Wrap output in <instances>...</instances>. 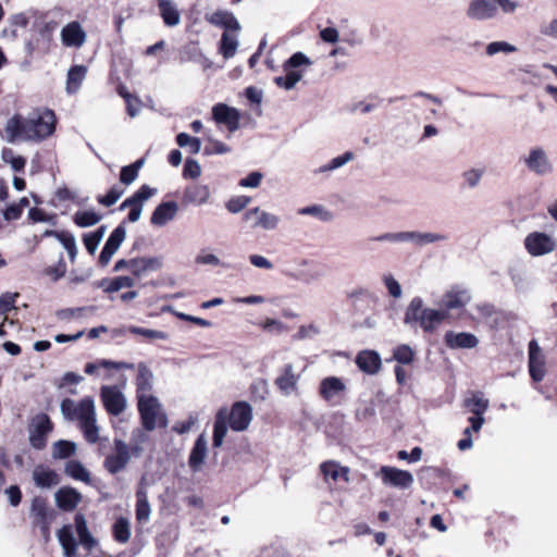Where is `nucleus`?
Listing matches in <instances>:
<instances>
[{"label":"nucleus","mask_w":557,"mask_h":557,"mask_svg":"<svg viewBox=\"0 0 557 557\" xmlns=\"http://www.w3.org/2000/svg\"><path fill=\"white\" fill-rule=\"evenodd\" d=\"M53 423L47 413L36 414L28 425V441L34 449L42 450L47 446L48 435Z\"/></svg>","instance_id":"3"},{"label":"nucleus","mask_w":557,"mask_h":557,"mask_svg":"<svg viewBox=\"0 0 557 557\" xmlns=\"http://www.w3.org/2000/svg\"><path fill=\"white\" fill-rule=\"evenodd\" d=\"M132 459L128 444L122 438L113 440V451L106 456L103 468L108 473L114 475L123 471Z\"/></svg>","instance_id":"4"},{"label":"nucleus","mask_w":557,"mask_h":557,"mask_svg":"<svg viewBox=\"0 0 557 557\" xmlns=\"http://www.w3.org/2000/svg\"><path fill=\"white\" fill-rule=\"evenodd\" d=\"M208 453V442L205 434H200L190 450L188 465L195 472L201 470Z\"/></svg>","instance_id":"26"},{"label":"nucleus","mask_w":557,"mask_h":557,"mask_svg":"<svg viewBox=\"0 0 557 557\" xmlns=\"http://www.w3.org/2000/svg\"><path fill=\"white\" fill-rule=\"evenodd\" d=\"M300 376V373L295 372L293 363H286L280 370V374L274 380V384L282 395L289 396L297 392Z\"/></svg>","instance_id":"14"},{"label":"nucleus","mask_w":557,"mask_h":557,"mask_svg":"<svg viewBox=\"0 0 557 557\" xmlns=\"http://www.w3.org/2000/svg\"><path fill=\"white\" fill-rule=\"evenodd\" d=\"M466 15L472 21H487L494 18L497 15L495 0H471Z\"/></svg>","instance_id":"18"},{"label":"nucleus","mask_w":557,"mask_h":557,"mask_svg":"<svg viewBox=\"0 0 557 557\" xmlns=\"http://www.w3.org/2000/svg\"><path fill=\"white\" fill-rule=\"evenodd\" d=\"M157 188H152L149 185H141L137 191H135L131 197L126 198L121 205L120 210H125L129 208V212L127 215V220L131 223L137 222L143 212L144 203L157 194Z\"/></svg>","instance_id":"5"},{"label":"nucleus","mask_w":557,"mask_h":557,"mask_svg":"<svg viewBox=\"0 0 557 557\" xmlns=\"http://www.w3.org/2000/svg\"><path fill=\"white\" fill-rule=\"evenodd\" d=\"M137 408L145 431L151 432L157 426H168V416L156 396H141L137 399Z\"/></svg>","instance_id":"2"},{"label":"nucleus","mask_w":557,"mask_h":557,"mask_svg":"<svg viewBox=\"0 0 557 557\" xmlns=\"http://www.w3.org/2000/svg\"><path fill=\"white\" fill-rule=\"evenodd\" d=\"M75 530L79 540V544L90 553L98 546V541L92 536L87 527V521L84 515L76 513L74 518Z\"/></svg>","instance_id":"27"},{"label":"nucleus","mask_w":557,"mask_h":557,"mask_svg":"<svg viewBox=\"0 0 557 557\" xmlns=\"http://www.w3.org/2000/svg\"><path fill=\"white\" fill-rule=\"evenodd\" d=\"M87 67L85 65H74L67 72L66 91L67 94H75L79 89L83 81L86 77Z\"/></svg>","instance_id":"38"},{"label":"nucleus","mask_w":557,"mask_h":557,"mask_svg":"<svg viewBox=\"0 0 557 557\" xmlns=\"http://www.w3.org/2000/svg\"><path fill=\"white\" fill-rule=\"evenodd\" d=\"M30 515L34 518V523L39 527L41 534L48 537L50 524L57 516L55 510L48 506L46 498L36 496L32 500Z\"/></svg>","instance_id":"6"},{"label":"nucleus","mask_w":557,"mask_h":557,"mask_svg":"<svg viewBox=\"0 0 557 557\" xmlns=\"http://www.w3.org/2000/svg\"><path fill=\"white\" fill-rule=\"evenodd\" d=\"M59 242L67 251L70 260L74 262L78 251L75 236L70 232H65L64 234H61V238L59 239Z\"/></svg>","instance_id":"53"},{"label":"nucleus","mask_w":557,"mask_h":557,"mask_svg":"<svg viewBox=\"0 0 557 557\" xmlns=\"http://www.w3.org/2000/svg\"><path fill=\"white\" fill-rule=\"evenodd\" d=\"M77 445L75 442L67 440H59L52 445V458L53 459H66L75 455Z\"/></svg>","instance_id":"40"},{"label":"nucleus","mask_w":557,"mask_h":557,"mask_svg":"<svg viewBox=\"0 0 557 557\" xmlns=\"http://www.w3.org/2000/svg\"><path fill=\"white\" fill-rule=\"evenodd\" d=\"M251 395L256 400H264L269 395L268 382L264 379H258L250 386Z\"/></svg>","instance_id":"58"},{"label":"nucleus","mask_w":557,"mask_h":557,"mask_svg":"<svg viewBox=\"0 0 557 557\" xmlns=\"http://www.w3.org/2000/svg\"><path fill=\"white\" fill-rule=\"evenodd\" d=\"M55 114L50 109L37 108L27 116L15 114L10 117L4 126L7 140L15 143L17 139L24 141H41L55 131Z\"/></svg>","instance_id":"1"},{"label":"nucleus","mask_w":557,"mask_h":557,"mask_svg":"<svg viewBox=\"0 0 557 557\" xmlns=\"http://www.w3.org/2000/svg\"><path fill=\"white\" fill-rule=\"evenodd\" d=\"M524 247L531 256L540 257L554 251L556 242L546 233L533 232L525 237Z\"/></svg>","instance_id":"11"},{"label":"nucleus","mask_w":557,"mask_h":557,"mask_svg":"<svg viewBox=\"0 0 557 557\" xmlns=\"http://www.w3.org/2000/svg\"><path fill=\"white\" fill-rule=\"evenodd\" d=\"M250 200L251 199L248 196L233 197L226 202L225 207L228 212L238 213L248 206Z\"/></svg>","instance_id":"61"},{"label":"nucleus","mask_w":557,"mask_h":557,"mask_svg":"<svg viewBox=\"0 0 557 557\" xmlns=\"http://www.w3.org/2000/svg\"><path fill=\"white\" fill-rule=\"evenodd\" d=\"M445 344L450 349H471L479 345L478 337L468 332L456 333L447 331L444 336Z\"/></svg>","instance_id":"19"},{"label":"nucleus","mask_w":557,"mask_h":557,"mask_svg":"<svg viewBox=\"0 0 557 557\" xmlns=\"http://www.w3.org/2000/svg\"><path fill=\"white\" fill-rule=\"evenodd\" d=\"M311 60L304 52H295L289 59H287L284 64V71H296L295 69L301 65H311Z\"/></svg>","instance_id":"56"},{"label":"nucleus","mask_w":557,"mask_h":557,"mask_svg":"<svg viewBox=\"0 0 557 557\" xmlns=\"http://www.w3.org/2000/svg\"><path fill=\"white\" fill-rule=\"evenodd\" d=\"M125 237L126 230L122 224L112 231L99 256V264L101 267H107L109 264L113 255L117 251Z\"/></svg>","instance_id":"17"},{"label":"nucleus","mask_w":557,"mask_h":557,"mask_svg":"<svg viewBox=\"0 0 557 557\" xmlns=\"http://www.w3.org/2000/svg\"><path fill=\"white\" fill-rule=\"evenodd\" d=\"M64 473L86 484L90 483V473L79 460H70L65 463Z\"/></svg>","instance_id":"39"},{"label":"nucleus","mask_w":557,"mask_h":557,"mask_svg":"<svg viewBox=\"0 0 557 557\" xmlns=\"http://www.w3.org/2000/svg\"><path fill=\"white\" fill-rule=\"evenodd\" d=\"M298 214L312 215V216L318 218L322 222H330L333 220V213L331 211L326 210L321 205L304 207L298 210Z\"/></svg>","instance_id":"47"},{"label":"nucleus","mask_w":557,"mask_h":557,"mask_svg":"<svg viewBox=\"0 0 557 557\" xmlns=\"http://www.w3.org/2000/svg\"><path fill=\"white\" fill-rule=\"evenodd\" d=\"M61 40L65 47L79 48L86 41V32L78 22L73 21L62 28Z\"/></svg>","instance_id":"20"},{"label":"nucleus","mask_w":557,"mask_h":557,"mask_svg":"<svg viewBox=\"0 0 557 557\" xmlns=\"http://www.w3.org/2000/svg\"><path fill=\"white\" fill-rule=\"evenodd\" d=\"M57 506L64 511L74 510L82 499V495L73 487H62L55 495Z\"/></svg>","instance_id":"29"},{"label":"nucleus","mask_w":557,"mask_h":557,"mask_svg":"<svg viewBox=\"0 0 557 557\" xmlns=\"http://www.w3.org/2000/svg\"><path fill=\"white\" fill-rule=\"evenodd\" d=\"M446 311L428 308L419 326L425 333H432L435 331L437 325L446 319Z\"/></svg>","instance_id":"37"},{"label":"nucleus","mask_w":557,"mask_h":557,"mask_svg":"<svg viewBox=\"0 0 557 557\" xmlns=\"http://www.w3.org/2000/svg\"><path fill=\"white\" fill-rule=\"evenodd\" d=\"M135 285L134 278L129 276H116L110 280L108 286L104 288L106 293H115L122 288H129Z\"/></svg>","instance_id":"54"},{"label":"nucleus","mask_w":557,"mask_h":557,"mask_svg":"<svg viewBox=\"0 0 557 557\" xmlns=\"http://www.w3.org/2000/svg\"><path fill=\"white\" fill-rule=\"evenodd\" d=\"M471 300L468 290H449L443 297V304L447 310L463 308Z\"/></svg>","instance_id":"36"},{"label":"nucleus","mask_w":557,"mask_h":557,"mask_svg":"<svg viewBox=\"0 0 557 557\" xmlns=\"http://www.w3.org/2000/svg\"><path fill=\"white\" fill-rule=\"evenodd\" d=\"M148 441V435L143 429H135L132 432L129 451L132 457L138 458L144 453V444Z\"/></svg>","instance_id":"43"},{"label":"nucleus","mask_w":557,"mask_h":557,"mask_svg":"<svg viewBox=\"0 0 557 557\" xmlns=\"http://www.w3.org/2000/svg\"><path fill=\"white\" fill-rule=\"evenodd\" d=\"M206 21L213 26L224 28L225 32H239L242 29L236 16L227 10H216L212 14H207Z\"/></svg>","instance_id":"21"},{"label":"nucleus","mask_w":557,"mask_h":557,"mask_svg":"<svg viewBox=\"0 0 557 557\" xmlns=\"http://www.w3.org/2000/svg\"><path fill=\"white\" fill-rule=\"evenodd\" d=\"M128 332L134 334V335H140V336H144L148 339H161V341H164V339H168V334L165 332H162V331H157V330H150V329H145V327H140V326H129L128 327Z\"/></svg>","instance_id":"55"},{"label":"nucleus","mask_w":557,"mask_h":557,"mask_svg":"<svg viewBox=\"0 0 557 557\" xmlns=\"http://www.w3.org/2000/svg\"><path fill=\"white\" fill-rule=\"evenodd\" d=\"M346 384L341 377L326 376L320 382L319 394L331 406L342 404L346 394Z\"/></svg>","instance_id":"9"},{"label":"nucleus","mask_w":557,"mask_h":557,"mask_svg":"<svg viewBox=\"0 0 557 557\" xmlns=\"http://www.w3.org/2000/svg\"><path fill=\"white\" fill-rule=\"evenodd\" d=\"M465 407H467L473 414H484L488 409V399L479 395H473L465 399Z\"/></svg>","instance_id":"51"},{"label":"nucleus","mask_w":557,"mask_h":557,"mask_svg":"<svg viewBox=\"0 0 557 557\" xmlns=\"http://www.w3.org/2000/svg\"><path fill=\"white\" fill-rule=\"evenodd\" d=\"M227 433V411L226 409H220L215 414L213 424V438L212 446L218 448L222 446L224 437Z\"/></svg>","instance_id":"35"},{"label":"nucleus","mask_w":557,"mask_h":557,"mask_svg":"<svg viewBox=\"0 0 557 557\" xmlns=\"http://www.w3.org/2000/svg\"><path fill=\"white\" fill-rule=\"evenodd\" d=\"M84 411L86 414L81 421H78V425L84 434L85 440L89 444H95L99 440V428L97 425L96 408L92 409L85 406Z\"/></svg>","instance_id":"22"},{"label":"nucleus","mask_w":557,"mask_h":557,"mask_svg":"<svg viewBox=\"0 0 557 557\" xmlns=\"http://www.w3.org/2000/svg\"><path fill=\"white\" fill-rule=\"evenodd\" d=\"M113 539L121 544L128 542L131 537L129 522L126 518L120 517L112 527Z\"/></svg>","instance_id":"44"},{"label":"nucleus","mask_w":557,"mask_h":557,"mask_svg":"<svg viewBox=\"0 0 557 557\" xmlns=\"http://www.w3.org/2000/svg\"><path fill=\"white\" fill-rule=\"evenodd\" d=\"M252 420V408L247 401H236L231 411L227 412V422L230 428L236 432H243L248 429Z\"/></svg>","instance_id":"12"},{"label":"nucleus","mask_w":557,"mask_h":557,"mask_svg":"<svg viewBox=\"0 0 557 557\" xmlns=\"http://www.w3.org/2000/svg\"><path fill=\"white\" fill-rule=\"evenodd\" d=\"M100 398L104 409L111 416L117 417L126 409V397L116 385L101 386Z\"/></svg>","instance_id":"8"},{"label":"nucleus","mask_w":557,"mask_h":557,"mask_svg":"<svg viewBox=\"0 0 557 557\" xmlns=\"http://www.w3.org/2000/svg\"><path fill=\"white\" fill-rule=\"evenodd\" d=\"M320 470L325 481H337L338 478H343L345 482H348L349 480V469L347 467H341L339 463L334 460H327L322 462L320 466Z\"/></svg>","instance_id":"34"},{"label":"nucleus","mask_w":557,"mask_h":557,"mask_svg":"<svg viewBox=\"0 0 557 557\" xmlns=\"http://www.w3.org/2000/svg\"><path fill=\"white\" fill-rule=\"evenodd\" d=\"M393 359L399 364H410L414 359V350L407 344H400L393 349Z\"/></svg>","instance_id":"48"},{"label":"nucleus","mask_w":557,"mask_h":557,"mask_svg":"<svg viewBox=\"0 0 557 557\" xmlns=\"http://www.w3.org/2000/svg\"><path fill=\"white\" fill-rule=\"evenodd\" d=\"M529 372L533 381L540 382L544 379V362L541 358L529 360Z\"/></svg>","instance_id":"62"},{"label":"nucleus","mask_w":557,"mask_h":557,"mask_svg":"<svg viewBox=\"0 0 557 557\" xmlns=\"http://www.w3.org/2000/svg\"><path fill=\"white\" fill-rule=\"evenodd\" d=\"M243 219L250 223L251 228H262L264 231L276 230L281 222L278 215L262 210L259 207L247 210Z\"/></svg>","instance_id":"10"},{"label":"nucleus","mask_w":557,"mask_h":557,"mask_svg":"<svg viewBox=\"0 0 557 557\" xmlns=\"http://www.w3.org/2000/svg\"><path fill=\"white\" fill-rule=\"evenodd\" d=\"M176 143L180 147H187L193 154L198 153L201 149V140L198 137L189 136L187 133L177 134Z\"/></svg>","instance_id":"52"},{"label":"nucleus","mask_w":557,"mask_h":557,"mask_svg":"<svg viewBox=\"0 0 557 557\" xmlns=\"http://www.w3.org/2000/svg\"><path fill=\"white\" fill-rule=\"evenodd\" d=\"M158 8L166 26L173 27L180 24L181 14L173 0H158Z\"/></svg>","instance_id":"33"},{"label":"nucleus","mask_w":557,"mask_h":557,"mask_svg":"<svg viewBox=\"0 0 557 557\" xmlns=\"http://www.w3.org/2000/svg\"><path fill=\"white\" fill-rule=\"evenodd\" d=\"M153 374L151 370L145 364H138V373L136 376V398L139 399L141 396H152L149 394L152 389Z\"/></svg>","instance_id":"31"},{"label":"nucleus","mask_w":557,"mask_h":557,"mask_svg":"<svg viewBox=\"0 0 557 557\" xmlns=\"http://www.w3.org/2000/svg\"><path fill=\"white\" fill-rule=\"evenodd\" d=\"M382 481L385 485L397 488H409L413 483V475L406 470L383 466L380 469Z\"/></svg>","instance_id":"15"},{"label":"nucleus","mask_w":557,"mask_h":557,"mask_svg":"<svg viewBox=\"0 0 557 557\" xmlns=\"http://www.w3.org/2000/svg\"><path fill=\"white\" fill-rule=\"evenodd\" d=\"M422 233L417 231H404L396 233H383L371 239L380 243H411L418 247H421Z\"/></svg>","instance_id":"25"},{"label":"nucleus","mask_w":557,"mask_h":557,"mask_svg":"<svg viewBox=\"0 0 557 557\" xmlns=\"http://www.w3.org/2000/svg\"><path fill=\"white\" fill-rule=\"evenodd\" d=\"M85 406L95 408V400L87 396L81 399L78 403L71 398H65L61 401L60 410L62 416L67 421H81L85 413Z\"/></svg>","instance_id":"16"},{"label":"nucleus","mask_w":557,"mask_h":557,"mask_svg":"<svg viewBox=\"0 0 557 557\" xmlns=\"http://www.w3.org/2000/svg\"><path fill=\"white\" fill-rule=\"evenodd\" d=\"M178 212V205L175 201H163L153 210L150 222L154 226H164L172 221Z\"/></svg>","instance_id":"24"},{"label":"nucleus","mask_w":557,"mask_h":557,"mask_svg":"<svg viewBox=\"0 0 557 557\" xmlns=\"http://www.w3.org/2000/svg\"><path fill=\"white\" fill-rule=\"evenodd\" d=\"M58 541L63 549L65 557H76L77 541L74 536L73 527L71 524L63 525L57 532Z\"/></svg>","instance_id":"30"},{"label":"nucleus","mask_w":557,"mask_h":557,"mask_svg":"<svg viewBox=\"0 0 557 557\" xmlns=\"http://www.w3.org/2000/svg\"><path fill=\"white\" fill-rule=\"evenodd\" d=\"M212 117L218 124L225 125L230 133H234L240 127L239 111L225 103H216L212 107Z\"/></svg>","instance_id":"13"},{"label":"nucleus","mask_w":557,"mask_h":557,"mask_svg":"<svg viewBox=\"0 0 557 557\" xmlns=\"http://www.w3.org/2000/svg\"><path fill=\"white\" fill-rule=\"evenodd\" d=\"M102 219L101 214L89 210V211H77L73 215V222L78 227L85 228L96 225Z\"/></svg>","instance_id":"45"},{"label":"nucleus","mask_w":557,"mask_h":557,"mask_svg":"<svg viewBox=\"0 0 557 557\" xmlns=\"http://www.w3.org/2000/svg\"><path fill=\"white\" fill-rule=\"evenodd\" d=\"M201 174V168L197 160L195 159H186L184 169H183V176L186 178H198Z\"/></svg>","instance_id":"63"},{"label":"nucleus","mask_w":557,"mask_h":557,"mask_svg":"<svg viewBox=\"0 0 557 557\" xmlns=\"http://www.w3.org/2000/svg\"><path fill=\"white\" fill-rule=\"evenodd\" d=\"M516 51L517 47L506 41H493L486 46V54L491 57L499 52L511 53Z\"/></svg>","instance_id":"59"},{"label":"nucleus","mask_w":557,"mask_h":557,"mask_svg":"<svg viewBox=\"0 0 557 557\" xmlns=\"http://www.w3.org/2000/svg\"><path fill=\"white\" fill-rule=\"evenodd\" d=\"M33 476L38 487L48 488L60 482L59 475L51 469L35 470Z\"/></svg>","instance_id":"42"},{"label":"nucleus","mask_w":557,"mask_h":557,"mask_svg":"<svg viewBox=\"0 0 557 557\" xmlns=\"http://www.w3.org/2000/svg\"><path fill=\"white\" fill-rule=\"evenodd\" d=\"M238 47V40L235 35H231L228 32L222 34L220 40V52L225 59H231L235 55Z\"/></svg>","instance_id":"46"},{"label":"nucleus","mask_w":557,"mask_h":557,"mask_svg":"<svg viewBox=\"0 0 557 557\" xmlns=\"http://www.w3.org/2000/svg\"><path fill=\"white\" fill-rule=\"evenodd\" d=\"M522 161L530 172L539 176L549 175L554 171L547 152L540 146L531 148L528 154L522 158Z\"/></svg>","instance_id":"7"},{"label":"nucleus","mask_w":557,"mask_h":557,"mask_svg":"<svg viewBox=\"0 0 557 557\" xmlns=\"http://www.w3.org/2000/svg\"><path fill=\"white\" fill-rule=\"evenodd\" d=\"M320 334V329L318 325L311 323L308 325L299 326L296 334L293 335L294 341H305L315 337Z\"/></svg>","instance_id":"60"},{"label":"nucleus","mask_w":557,"mask_h":557,"mask_svg":"<svg viewBox=\"0 0 557 557\" xmlns=\"http://www.w3.org/2000/svg\"><path fill=\"white\" fill-rule=\"evenodd\" d=\"M484 171L481 169H470L462 173L463 181L469 188H474L479 185Z\"/></svg>","instance_id":"64"},{"label":"nucleus","mask_w":557,"mask_h":557,"mask_svg":"<svg viewBox=\"0 0 557 557\" xmlns=\"http://www.w3.org/2000/svg\"><path fill=\"white\" fill-rule=\"evenodd\" d=\"M210 198V190L208 186L206 185H190L186 187L184 195H183V201L185 203H191L195 206H201L208 202Z\"/></svg>","instance_id":"32"},{"label":"nucleus","mask_w":557,"mask_h":557,"mask_svg":"<svg viewBox=\"0 0 557 557\" xmlns=\"http://www.w3.org/2000/svg\"><path fill=\"white\" fill-rule=\"evenodd\" d=\"M426 309L421 297H413L406 308L404 323L411 327L419 326Z\"/></svg>","instance_id":"28"},{"label":"nucleus","mask_w":557,"mask_h":557,"mask_svg":"<svg viewBox=\"0 0 557 557\" xmlns=\"http://www.w3.org/2000/svg\"><path fill=\"white\" fill-rule=\"evenodd\" d=\"M124 191V188L115 185L104 196H98L97 201L102 206L111 207L122 197Z\"/></svg>","instance_id":"57"},{"label":"nucleus","mask_w":557,"mask_h":557,"mask_svg":"<svg viewBox=\"0 0 557 557\" xmlns=\"http://www.w3.org/2000/svg\"><path fill=\"white\" fill-rule=\"evenodd\" d=\"M354 159V153L351 151H347L342 156H338L336 158H333L327 164H324L320 166L319 169L314 170V173H325L331 172L336 169H339L344 166L346 163L351 161Z\"/></svg>","instance_id":"50"},{"label":"nucleus","mask_w":557,"mask_h":557,"mask_svg":"<svg viewBox=\"0 0 557 557\" xmlns=\"http://www.w3.org/2000/svg\"><path fill=\"white\" fill-rule=\"evenodd\" d=\"M356 364L362 372L373 375L381 370L382 359L377 351L367 349L358 352Z\"/></svg>","instance_id":"23"},{"label":"nucleus","mask_w":557,"mask_h":557,"mask_svg":"<svg viewBox=\"0 0 557 557\" xmlns=\"http://www.w3.org/2000/svg\"><path fill=\"white\" fill-rule=\"evenodd\" d=\"M151 513L147 492L143 488L136 491V519L140 522L149 520Z\"/></svg>","instance_id":"41"},{"label":"nucleus","mask_w":557,"mask_h":557,"mask_svg":"<svg viewBox=\"0 0 557 557\" xmlns=\"http://www.w3.org/2000/svg\"><path fill=\"white\" fill-rule=\"evenodd\" d=\"M285 76H276L274 78V83L286 90L293 89L296 84L302 78V73L300 71H285Z\"/></svg>","instance_id":"49"}]
</instances>
